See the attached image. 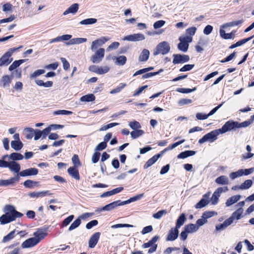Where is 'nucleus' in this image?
Here are the masks:
<instances>
[{
    "instance_id": "obj_63",
    "label": "nucleus",
    "mask_w": 254,
    "mask_h": 254,
    "mask_svg": "<svg viewBox=\"0 0 254 254\" xmlns=\"http://www.w3.org/2000/svg\"><path fill=\"white\" fill-rule=\"evenodd\" d=\"M100 153L96 151L92 155V161L93 163H97L100 158Z\"/></svg>"
},
{
    "instance_id": "obj_40",
    "label": "nucleus",
    "mask_w": 254,
    "mask_h": 254,
    "mask_svg": "<svg viewBox=\"0 0 254 254\" xmlns=\"http://www.w3.org/2000/svg\"><path fill=\"white\" fill-rule=\"evenodd\" d=\"M144 133V132L143 130L138 129L132 131L130 132V135L133 139H135L139 136H142Z\"/></svg>"
},
{
    "instance_id": "obj_2",
    "label": "nucleus",
    "mask_w": 254,
    "mask_h": 254,
    "mask_svg": "<svg viewBox=\"0 0 254 254\" xmlns=\"http://www.w3.org/2000/svg\"><path fill=\"white\" fill-rule=\"evenodd\" d=\"M221 134L220 130L219 129L213 130L211 132L206 134L201 138L199 139L198 142L200 144H202L206 141L213 142L217 138V136Z\"/></svg>"
},
{
    "instance_id": "obj_28",
    "label": "nucleus",
    "mask_w": 254,
    "mask_h": 254,
    "mask_svg": "<svg viewBox=\"0 0 254 254\" xmlns=\"http://www.w3.org/2000/svg\"><path fill=\"white\" fill-rule=\"evenodd\" d=\"M184 228L188 233H193L198 230V226L196 224H190L186 225Z\"/></svg>"
},
{
    "instance_id": "obj_37",
    "label": "nucleus",
    "mask_w": 254,
    "mask_h": 254,
    "mask_svg": "<svg viewBox=\"0 0 254 254\" xmlns=\"http://www.w3.org/2000/svg\"><path fill=\"white\" fill-rule=\"evenodd\" d=\"M81 220L80 218H77L75 219L70 225V226L69 227L68 230L69 231H71L77 227H78L81 224Z\"/></svg>"
},
{
    "instance_id": "obj_45",
    "label": "nucleus",
    "mask_w": 254,
    "mask_h": 254,
    "mask_svg": "<svg viewBox=\"0 0 254 254\" xmlns=\"http://www.w3.org/2000/svg\"><path fill=\"white\" fill-rule=\"evenodd\" d=\"M253 182L251 180H247L239 186V189L245 190L250 188L252 185Z\"/></svg>"
},
{
    "instance_id": "obj_26",
    "label": "nucleus",
    "mask_w": 254,
    "mask_h": 254,
    "mask_svg": "<svg viewBox=\"0 0 254 254\" xmlns=\"http://www.w3.org/2000/svg\"><path fill=\"white\" fill-rule=\"evenodd\" d=\"M235 219L238 220V210H236L230 218L224 221L225 222V224H226L228 227L232 224Z\"/></svg>"
},
{
    "instance_id": "obj_50",
    "label": "nucleus",
    "mask_w": 254,
    "mask_h": 254,
    "mask_svg": "<svg viewBox=\"0 0 254 254\" xmlns=\"http://www.w3.org/2000/svg\"><path fill=\"white\" fill-rule=\"evenodd\" d=\"M73 218H74V215H71L68 216L65 219H64L62 222V227H66L67 226H68L70 224V223L72 221Z\"/></svg>"
},
{
    "instance_id": "obj_55",
    "label": "nucleus",
    "mask_w": 254,
    "mask_h": 254,
    "mask_svg": "<svg viewBox=\"0 0 254 254\" xmlns=\"http://www.w3.org/2000/svg\"><path fill=\"white\" fill-rule=\"evenodd\" d=\"M196 31V28L195 27H191L187 29L186 31V34L187 35L186 36L192 37V36L195 34Z\"/></svg>"
},
{
    "instance_id": "obj_43",
    "label": "nucleus",
    "mask_w": 254,
    "mask_h": 254,
    "mask_svg": "<svg viewBox=\"0 0 254 254\" xmlns=\"http://www.w3.org/2000/svg\"><path fill=\"white\" fill-rule=\"evenodd\" d=\"M254 171V168L247 169L239 170V176H247L252 174Z\"/></svg>"
},
{
    "instance_id": "obj_32",
    "label": "nucleus",
    "mask_w": 254,
    "mask_h": 254,
    "mask_svg": "<svg viewBox=\"0 0 254 254\" xmlns=\"http://www.w3.org/2000/svg\"><path fill=\"white\" fill-rule=\"evenodd\" d=\"M143 195H144V193H141V194H137L132 197L130 198L129 199L127 200L122 201V204H123V205H124L125 204H128L130 202L135 201L141 198L143 196Z\"/></svg>"
},
{
    "instance_id": "obj_7",
    "label": "nucleus",
    "mask_w": 254,
    "mask_h": 254,
    "mask_svg": "<svg viewBox=\"0 0 254 254\" xmlns=\"http://www.w3.org/2000/svg\"><path fill=\"white\" fill-rule=\"evenodd\" d=\"M105 50L104 48H99L97 50L95 54L90 58V60L93 63H99L104 57Z\"/></svg>"
},
{
    "instance_id": "obj_27",
    "label": "nucleus",
    "mask_w": 254,
    "mask_h": 254,
    "mask_svg": "<svg viewBox=\"0 0 254 254\" xmlns=\"http://www.w3.org/2000/svg\"><path fill=\"white\" fill-rule=\"evenodd\" d=\"M215 182L218 185H225L228 184L229 179L226 176H221L216 178Z\"/></svg>"
},
{
    "instance_id": "obj_53",
    "label": "nucleus",
    "mask_w": 254,
    "mask_h": 254,
    "mask_svg": "<svg viewBox=\"0 0 254 254\" xmlns=\"http://www.w3.org/2000/svg\"><path fill=\"white\" fill-rule=\"evenodd\" d=\"M110 68L108 66H99L98 74H103L107 73L110 70Z\"/></svg>"
},
{
    "instance_id": "obj_54",
    "label": "nucleus",
    "mask_w": 254,
    "mask_h": 254,
    "mask_svg": "<svg viewBox=\"0 0 254 254\" xmlns=\"http://www.w3.org/2000/svg\"><path fill=\"white\" fill-rule=\"evenodd\" d=\"M254 119L253 118V116H252L251 119L243 122L241 124H239V128L240 127H246L249 126L251 124H252L254 122Z\"/></svg>"
},
{
    "instance_id": "obj_35",
    "label": "nucleus",
    "mask_w": 254,
    "mask_h": 254,
    "mask_svg": "<svg viewBox=\"0 0 254 254\" xmlns=\"http://www.w3.org/2000/svg\"><path fill=\"white\" fill-rule=\"evenodd\" d=\"M26 60H19L18 61H14L9 67V70L10 71L13 70L17 67H18L21 64L25 62Z\"/></svg>"
},
{
    "instance_id": "obj_57",
    "label": "nucleus",
    "mask_w": 254,
    "mask_h": 254,
    "mask_svg": "<svg viewBox=\"0 0 254 254\" xmlns=\"http://www.w3.org/2000/svg\"><path fill=\"white\" fill-rule=\"evenodd\" d=\"M165 24V21L163 20H158L155 22L153 24L154 29H157L163 27Z\"/></svg>"
},
{
    "instance_id": "obj_11",
    "label": "nucleus",
    "mask_w": 254,
    "mask_h": 254,
    "mask_svg": "<svg viewBox=\"0 0 254 254\" xmlns=\"http://www.w3.org/2000/svg\"><path fill=\"white\" fill-rule=\"evenodd\" d=\"M33 236L39 243L47 236V229L45 228L38 229L33 233Z\"/></svg>"
},
{
    "instance_id": "obj_18",
    "label": "nucleus",
    "mask_w": 254,
    "mask_h": 254,
    "mask_svg": "<svg viewBox=\"0 0 254 254\" xmlns=\"http://www.w3.org/2000/svg\"><path fill=\"white\" fill-rule=\"evenodd\" d=\"M6 168H8L11 172L16 173L20 170V164L15 161L7 162Z\"/></svg>"
},
{
    "instance_id": "obj_14",
    "label": "nucleus",
    "mask_w": 254,
    "mask_h": 254,
    "mask_svg": "<svg viewBox=\"0 0 254 254\" xmlns=\"http://www.w3.org/2000/svg\"><path fill=\"white\" fill-rule=\"evenodd\" d=\"M38 170L35 168H31L19 172V175L21 177L35 176L38 173Z\"/></svg>"
},
{
    "instance_id": "obj_6",
    "label": "nucleus",
    "mask_w": 254,
    "mask_h": 254,
    "mask_svg": "<svg viewBox=\"0 0 254 254\" xmlns=\"http://www.w3.org/2000/svg\"><path fill=\"white\" fill-rule=\"evenodd\" d=\"M238 128V122H234L232 120H229L219 129L220 130L221 134H223L228 131L236 130Z\"/></svg>"
},
{
    "instance_id": "obj_59",
    "label": "nucleus",
    "mask_w": 254,
    "mask_h": 254,
    "mask_svg": "<svg viewBox=\"0 0 254 254\" xmlns=\"http://www.w3.org/2000/svg\"><path fill=\"white\" fill-rule=\"evenodd\" d=\"M192 102V100L189 99H181L178 101L179 106H183L190 104Z\"/></svg>"
},
{
    "instance_id": "obj_39",
    "label": "nucleus",
    "mask_w": 254,
    "mask_h": 254,
    "mask_svg": "<svg viewBox=\"0 0 254 254\" xmlns=\"http://www.w3.org/2000/svg\"><path fill=\"white\" fill-rule=\"evenodd\" d=\"M38 184V183L37 182L30 180H27L24 182L23 185L25 187L31 189L37 186Z\"/></svg>"
},
{
    "instance_id": "obj_56",
    "label": "nucleus",
    "mask_w": 254,
    "mask_h": 254,
    "mask_svg": "<svg viewBox=\"0 0 254 254\" xmlns=\"http://www.w3.org/2000/svg\"><path fill=\"white\" fill-rule=\"evenodd\" d=\"M228 189L227 187H225L223 188L219 187L215 190V191L214 192V193L220 197L222 192H226L228 191Z\"/></svg>"
},
{
    "instance_id": "obj_21",
    "label": "nucleus",
    "mask_w": 254,
    "mask_h": 254,
    "mask_svg": "<svg viewBox=\"0 0 254 254\" xmlns=\"http://www.w3.org/2000/svg\"><path fill=\"white\" fill-rule=\"evenodd\" d=\"M12 77L8 75L3 76L0 80V85L2 87H8L9 84L11 83Z\"/></svg>"
},
{
    "instance_id": "obj_10",
    "label": "nucleus",
    "mask_w": 254,
    "mask_h": 254,
    "mask_svg": "<svg viewBox=\"0 0 254 254\" xmlns=\"http://www.w3.org/2000/svg\"><path fill=\"white\" fill-rule=\"evenodd\" d=\"M145 37L142 33H136L125 36L123 40L129 41H139L144 40Z\"/></svg>"
},
{
    "instance_id": "obj_22",
    "label": "nucleus",
    "mask_w": 254,
    "mask_h": 254,
    "mask_svg": "<svg viewBox=\"0 0 254 254\" xmlns=\"http://www.w3.org/2000/svg\"><path fill=\"white\" fill-rule=\"evenodd\" d=\"M87 41V39L84 38H76L70 39L65 44L66 45H72L75 44H80L85 43Z\"/></svg>"
},
{
    "instance_id": "obj_38",
    "label": "nucleus",
    "mask_w": 254,
    "mask_h": 254,
    "mask_svg": "<svg viewBox=\"0 0 254 254\" xmlns=\"http://www.w3.org/2000/svg\"><path fill=\"white\" fill-rule=\"evenodd\" d=\"M34 129L32 128L28 127L26 128L24 130L25 137L28 139H31L33 136V132Z\"/></svg>"
},
{
    "instance_id": "obj_30",
    "label": "nucleus",
    "mask_w": 254,
    "mask_h": 254,
    "mask_svg": "<svg viewBox=\"0 0 254 254\" xmlns=\"http://www.w3.org/2000/svg\"><path fill=\"white\" fill-rule=\"evenodd\" d=\"M195 151L192 150H187L180 153L177 157L179 159H184L189 156H193L195 154Z\"/></svg>"
},
{
    "instance_id": "obj_52",
    "label": "nucleus",
    "mask_w": 254,
    "mask_h": 254,
    "mask_svg": "<svg viewBox=\"0 0 254 254\" xmlns=\"http://www.w3.org/2000/svg\"><path fill=\"white\" fill-rule=\"evenodd\" d=\"M167 213L166 210H161L153 214V217L155 219H160L164 215Z\"/></svg>"
},
{
    "instance_id": "obj_36",
    "label": "nucleus",
    "mask_w": 254,
    "mask_h": 254,
    "mask_svg": "<svg viewBox=\"0 0 254 254\" xmlns=\"http://www.w3.org/2000/svg\"><path fill=\"white\" fill-rule=\"evenodd\" d=\"M95 99V96L92 94H90L82 96L80 98L81 102H90L94 101Z\"/></svg>"
},
{
    "instance_id": "obj_9",
    "label": "nucleus",
    "mask_w": 254,
    "mask_h": 254,
    "mask_svg": "<svg viewBox=\"0 0 254 254\" xmlns=\"http://www.w3.org/2000/svg\"><path fill=\"white\" fill-rule=\"evenodd\" d=\"M109 40L110 38L109 37H103L101 38L93 41L91 43L90 48L91 51H95L98 48V47L102 46Z\"/></svg>"
},
{
    "instance_id": "obj_41",
    "label": "nucleus",
    "mask_w": 254,
    "mask_h": 254,
    "mask_svg": "<svg viewBox=\"0 0 254 254\" xmlns=\"http://www.w3.org/2000/svg\"><path fill=\"white\" fill-rule=\"evenodd\" d=\"M238 201V195H234L227 200L226 202V206H230Z\"/></svg>"
},
{
    "instance_id": "obj_47",
    "label": "nucleus",
    "mask_w": 254,
    "mask_h": 254,
    "mask_svg": "<svg viewBox=\"0 0 254 254\" xmlns=\"http://www.w3.org/2000/svg\"><path fill=\"white\" fill-rule=\"evenodd\" d=\"M16 231L15 230L12 231L6 236L3 237L2 242L4 243L7 242L12 239L14 237V235Z\"/></svg>"
},
{
    "instance_id": "obj_49",
    "label": "nucleus",
    "mask_w": 254,
    "mask_h": 254,
    "mask_svg": "<svg viewBox=\"0 0 254 254\" xmlns=\"http://www.w3.org/2000/svg\"><path fill=\"white\" fill-rule=\"evenodd\" d=\"M53 114L54 115H70L72 112L70 111L61 110L54 111Z\"/></svg>"
},
{
    "instance_id": "obj_12",
    "label": "nucleus",
    "mask_w": 254,
    "mask_h": 254,
    "mask_svg": "<svg viewBox=\"0 0 254 254\" xmlns=\"http://www.w3.org/2000/svg\"><path fill=\"white\" fill-rule=\"evenodd\" d=\"M174 59L173 63L174 64H178L180 63H185L190 60V57L188 55H182L180 54H174L173 55Z\"/></svg>"
},
{
    "instance_id": "obj_51",
    "label": "nucleus",
    "mask_w": 254,
    "mask_h": 254,
    "mask_svg": "<svg viewBox=\"0 0 254 254\" xmlns=\"http://www.w3.org/2000/svg\"><path fill=\"white\" fill-rule=\"evenodd\" d=\"M196 90V87H194L192 89L190 88H178L177 89L176 91L177 92L182 93H189L194 91Z\"/></svg>"
},
{
    "instance_id": "obj_34",
    "label": "nucleus",
    "mask_w": 254,
    "mask_h": 254,
    "mask_svg": "<svg viewBox=\"0 0 254 254\" xmlns=\"http://www.w3.org/2000/svg\"><path fill=\"white\" fill-rule=\"evenodd\" d=\"M23 158V156L18 153H12L9 155V159L12 160V161L21 160Z\"/></svg>"
},
{
    "instance_id": "obj_20",
    "label": "nucleus",
    "mask_w": 254,
    "mask_h": 254,
    "mask_svg": "<svg viewBox=\"0 0 254 254\" xmlns=\"http://www.w3.org/2000/svg\"><path fill=\"white\" fill-rule=\"evenodd\" d=\"M150 52L147 49H144L141 52L138 57L139 62H146L149 57Z\"/></svg>"
},
{
    "instance_id": "obj_60",
    "label": "nucleus",
    "mask_w": 254,
    "mask_h": 254,
    "mask_svg": "<svg viewBox=\"0 0 254 254\" xmlns=\"http://www.w3.org/2000/svg\"><path fill=\"white\" fill-rule=\"evenodd\" d=\"M107 146V143L105 142H102L100 143L95 148V151H102L106 148Z\"/></svg>"
},
{
    "instance_id": "obj_29",
    "label": "nucleus",
    "mask_w": 254,
    "mask_h": 254,
    "mask_svg": "<svg viewBox=\"0 0 254 254\" xmlns=\"http://www.w3.org/2000/svg\"><path fill=\"white\" fill-rule=\"evenodd\" d=\"M186 220V215L184 213L181 214L177 220L175 227L178 229L184 225Z\"/></svg>"
},
{
    "instance_id": "obj_16",
    "label": "nucleus",
    "mask_w": 254,
    "mask_h": 254,
    "mask_svg": "<svg viewBox=\"0 0 254 254\" xmlns=\"http://www.w3.org/2000/svg\"><path fill=\"white\" fill-rule=\"evenodd\" d=\"M38 241L34 238H30L25 241L21 245L23 248L33 247L38 244Z\"/></svg>"
},
{
    "instance_id": "obj_5",
    "label": "nucleus",
    "mask_w": 254,
    "mask_h": 254,
    "mask_svg": "<svg viewBox=\"0 0 254 254\" xmlns=\"http://www.w3.org/2000/svg\"><path fill=\"white\" fill-rule=\"evenodd\" d=\"M180 43L178 45V48L180 51L186 52L189 48V43L191 42L192 37L190 36H181L179 39Z\"/></svg>"
},
{
    "instance_id": "obj_15",
    "label": "nucleus",
    "mask_w": 254,
    "mask_h": 254,
    "mask_svg": "<svg viewBox=\"0 0 254 254\" xmlns=\"http://www.w3.org/2000/svg\"><path fill=\"white\" fill-rule=\"evenodd\" d=\"M179 233V231L178 228L176 227L172 228L169 232L166 241H173L175 240L178 237Z\"/></svg>"
},
{
    "instance_id": "obj_33",
    "label": "nucleus",
    "mask_w": 254,
    "mask_h": 254,
    "mask_svg": "<svg viewBox=\"0 0 254 254\" xmlns=\"http://www.w3.org/2000/svg\"><path fill=\"white\" fill-rule=\"evenodd\" d=\"M11 146L16 151L20 150L23 147V143L21 141H11Z\"/></svg>"
},
{
    "instance_id": "obj_58",
    "label": "nucleus",
    "mask_w": 254,
    "mask_h": 254,
    "mask_svg": "<svg viewBox=\"0 0 254 254\" xmlns=\"http://www.w3.org/2000/svg\"><path fill=\"white\" fill-rule=\"evenodd\" d=\"M45 72L44 69H38L35 70L32 74L30 75L31 78H35L39 75L44 73Z\"/></svg>"
},
{
    "instance_id": "obj_23",
    "label": "nucleus",
    "mask_w": 254,
    "mask_h": 254,
    "mask_svg": "<svg viewBox=\"0 0 254 254\" xmlns=\"http://www.w3.org/2000/svg\"><path fill=\"white\" fill-rule=\"evenodd\" d=\"M79 8L78 3H74L70 5L64 13V15H67L68 13H72L74 14L77 11Z\"/></svg>"
},
{
    "instance_id": "obj_25",
    "label": "nucleus",
    "mask_w": 254,
    "mask_h": 254,
    "mask_svg": "<svg viewBox=\"0 0 254 254\" xmlns=\"http://www.w3.org/2000/svg\"><path fill=\"white\" fill-rule=\"evenodd\" d=\"M162 156V154L160 153L157 154L153 156L152 158L149 159L144 165V168H147L151 166H152L153 164H154L157 160Z\"/></svg>"
},
{
    "instance_id": "obj_64",
    "label": "nucleus",
    "mask_w": 254,
    "mask_h": 254,
    "mask_svg": "<svg viewBox=\"0 0 254 254\" xmlns=\"http://www.w3.org/2000/svg\"><path fill=\"white\" fill-rule=\"evenodd\" d=\"M98 221L96 220H92L90 222H88L86 225V228L87 229H91L94 226H96L97 224H98Z\"/></svg>"
},
{
    "instance_id": "obj_3",
    "label": "nucleus",
    "mask_w": 254,
    "mask_h": 254,
    "mask_svg": "<svg viewBox=\"0 0 254 254\" xmlns=\"http://www.w3.org/2000/svg\"><path fill=\"white\" fill-rule=\"evenodd\" d=\"M22 48V46H20L17 48H11L7 52H6L0 58V66L3 65H7L12 61V59H9L12 54L16 51L18 49Z\"/></svg>"
},
{
    "instance_id": "obj_13",
    "label": "nucleus",
    "mask_w": 254,
    "mask_h": 254,
    "mask_svg": "<svg viewBox=\"0 0 254 254\" xmlns=\"http://www.w3.org/2000/svg\"><path fill=\"white\" fill-rule=\"evenodd\" d=\"M20 178L18 175L8 180H0V186L6 187L9 186H13L15 182H18Z\"/></svg>"
},
{
    "instance_id": "obj_61",
    "label": "nucleus",
    "mask_w": 254,
    "mask_h": 254,
    "mask_svg": "<svg viewBox=\"0 0 254 254\" xmlns=\"http://www.w3.org/2000/svg\"><path fill=\"white\" fill-rule=\"evenodd\" d=\"M120 44L119 42H114L112 43L107 48V51H110L112 50L117 49L119 47Z\"/></svg>"
},
{
    "instance_id": "obj_4",
    "label": "nucleus",
    "mask_w": 254,
    "mask_h": 254,
    "mask_svg": "<svg viewBox=\"0 0 254 254\" xmlns=\"http://www.w3.org/2000/svg\"><path fill=\"white\" fill-rule=\"evenodd\" d=\"M170 50L169 44L166 41L159 43L154 51V55H157L159 54L166 55L168 54Z\"/></svg>"
},
{
    "instance_id": "obj_8",
    "label": "nucleus",
    "mask_w": 254,
    "mask_h": 254,
    "mask_svg": "<svg viewBox=\"0 0 254 254\" xmlns=\"http://www.w3.org/2000/svg\"><path fill=\"white\" fill-rule=\"evenodd\" d=\"M234 22H229L225 23L222 25L221 26V28L220 30V36L225 39H230L233 38V34L232 33H226L224 30L223 29H225L228 27L232 26H233Z\"/></svg>"
},
{
    "instance_id": "obj_46",
    "label": "nucleus",
    "mask_w": 254,
    "mask_h": 254,
    "mask_svg": "<svg viewBox=\"0 0 254 254\" xmlns=\"http://www.w3.org/2000/svg\"><path fill=\"white\" fill-rule=\"evenodd\" d=\"M128 126L133 130L138 129L141 127L140 123L136 121L130 122Z\"/></svg>"
},
{
    "instance_id": "obj_1",
    "label": "nucleus",
    "mask_w": 254,
    "mask_h": 254,
    "mask_svg": "<svg viewBox=\"0 0 254 254\" xmlns=\"http://www.w3.org/2000/svg\"><path fill=\"white\" fill-rule=\"evenodd\" d=\"M3 212L5 214L0 217V223L2 225L9 223L23 215L22 213L17 211L13 206L10 205H5Z\"/></svg>"
},
{
    "instance_id": "obj_19",
    "label": "nucleus",
    "mask_w": 254,
    "mask_h": 254,
    "mask_svg": "<svg viewBox=\"0 0 254 254\" xmlns=\"http://www.w3.org/2000/svg\"><path fill=\"white\" fill-rule=\"evenodd\" d=\"M122 205H123V204H122V201L117 200L105 205L102 208V210L104 211H110L114 209L117 206Z\"/></svg>"
},
{
    "instance_id": "obj_48",
    "label": "nucleus",
    "mask_w": 254,
    "mask_h": 254,
    "mask_svg": "<svg viewBox=\"0 0 254 254\" xmlns=\"http://www.w3.org/2000/svg\"><path fill=\"white\" fill-rule=\"evenodd\" d=\"M127 86L126 83H121L120 85L110 91V94H114L120 92L123 88Z\"/></svg>"
},
{
    "instance_id": "obj_31",
    "label": "nucleus",
    "mask_w": 254,
    "mask_h": 254,
    "mask_svg": "<svg viewBox=\"0 0 254 254\" xmlns=\"http://www.w3.org/2000/svg\"><path fill=\"white\" fill-rule=\"evenodd\" d=\"M68 173L76 180H79L80 177L77 169L73 167H70L67 170Z\"/></svg>"
},
{
    "instance_id": "obj_62",
    "label": "nucleus",
    "mask_w": 254,
    "mask_h": 254,
    "mask_svg": "<svg viewBox=\"0 0 254 254\" xmlns=\"http://www.w3.org/2000/svg\"><path fill=\"white\" fill-rule=\"evenodd\" d=\"M72 161L75 166L77 167L80 165V162L78 155H74L72 157Z\"/></svg>"
},
{
    "instance_id": "obj_42",
    "label": "nucleus",
    "mask_w": 254,
    "mask_h": 254,
    "mask_svg": "<svg viewBox=\"0 0 254 254\" xmlns=\"http://www.w3.org/2000/svg\"><path fill=\"white\" fill-rule=\"evenodd\" d=\"M208 199L202 198L195 206L196 208H201L208 204Z\"/></svg>"
},
{
    "instance_id": "obj_24",
    "label": "nucleus",
    "mask_w": 254,
    "mask_h": 254,
    "mask_svg": "<svg viewBox=\"0 0 254 254\" xmlns=\"http://www.w3.org/2000/svg\"><path fill=\"white\" fill-rule=\"evenodd\" d=\"M115 64L119 65H124L127 62V58L125 56H120L119 57H114L113 58Z\"/></svg>"
},
{
    "instance_id": "obj_17",
    "label": "nucleus",
    "mask_w": 254,
    "mask_h": 254,
    "mask_svg": "<svg viewBox=\"0 0 254 254\" xmlns=\"http://www.w3.org/2000/svg\"><path fill=\"white\" fill-rule=\"evenodd\" d=\"M100 236V232H96L92 235L89 240L88 246L90 248H93L97 244Z\"/></svg>"
},
{
    "instance_id": "obj_44",
    "label": "nucleus",
    "mask_w": 254,
    "mask_h": 254,
    "mask_svg": "<svg viewBox=\"0 0 254 254\" xmlns=\"http://www.w3.org/2000/svg\"><path fill=\"white\" fill-rule=\"evenodd\" d=\"M97 20L96 18H90L84 19L80 22V24L81 25H89L93 24L97 22Z\"/></svg>"
}]
</instances>
